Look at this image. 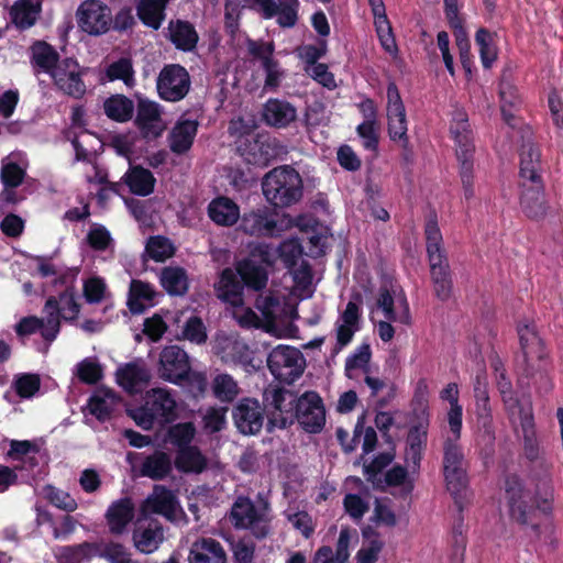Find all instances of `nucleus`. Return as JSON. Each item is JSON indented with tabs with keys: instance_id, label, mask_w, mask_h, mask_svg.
<instances>
[{
	"instance_id": "nucleus-47",
	"label": "nucleus",
	"mask_w": 563,
	"mask_h": 563,
	"mask_svg": "<svg viewBox=\"0 0 563 563\" xmlns=\"http://www.w3.org/2000/svg\"><path fill=\"white\" fill-rule=\"evenodd\" d=\"M96 554V542L85 541L79 544L65 545L59 549L57 560L59 563H86Z\"/></svg>"
},
{
	"instance_id": "nucleus-33",
	"label": "nucleus",
	"mask_w": 563,
	"mask_h": 563,
	"mask_svg": "<svg viewBox=\"0 0 563 563\" xmlns=\"http://www.w3.org/2000/svg\"><path fill=\"white\" fill-rule=\"evenodd\" d=\"M148 371L134 362H130L119 367L115 372V380L125 391L133 394L139 387L150 382Z\"/></svg>"
},
{
	"instance_id": "nucleus-17",
	"label": "nucleus",
	"mask_w": 563,
	"mask_h": 563,
	"mask_svg": "<svg viewBox=\"0 0 563 563\" xmlns=\"http://www.w3.org/2000/svg\"><path fill=\"white\" fill-rule=\"evenodd\" d=\"M135 97L137 99L135 126L144 137H158L163 132V128L159 125L162 121L161 106L141 95H135Z\"/></svg>"
},
{
	"instance_id": "nucleus-57",
	"label": "nucleus",
	"mask_w": 563,
	"mask_h": 563,
	"mask_svg": "<svg viewBox=\"0 0 563 563\" xmlns=\"http://www.w3.org/2000/svg\"><path fill=\"white\" fill-rule=\"evenodd\" d=\"M78 379L87 385H96L103 378V368L95 360L84 358L76 366Z\"/></svg>"
},
{
	"instance_id": "nucleus-43",
	"label": "nucleus",
	"mask_w": 563,
	"mask_h": 563,
	"mask_svg": "<svg viewBox=\"0 0 563 563\" xmlns=\"http://www.w3.org/2000/svg\"><path fill=\"white\" fill-rule=\"evenodd\" d=\"M41 9V0L35 2L16 1L11 8L12 22L19 30H27L36 23Z\"/></svg>"
},
{
	"instance_id": "nucleus-16",
	"label": "nucleus",
	"mask_w": 563,
	"mask_h": 563,
	"mask_svg": "<svg viewBox=\"0 0 563 563\" xmlns=\"http://www.w3.org/2000/svg\"><path fill=\"white\" fill-rule=\"evenodd\" d=\"M520 207L523 214L533 221L543 220L549 211V203L545 199L544 181H537L526 186H519Z\"/></svg>"
},
{
	"instance_id": "nucleus-39",
	"label": "nucleus",
	"mask_w": 563,
	"mask_h": 563,
	"mask_svg": "<svg viewBox=\"0 0 563 563\" xmlns=\"http://www.w3.org/2000/svg\"><path fill=\"white\" fill-rule=\"evenodd\" d=\"M220 349L221 357L225 363L246 366L253 361V353L249 344L241 339L227 338Z\"/></svg>"
},
{
	"instance_id": "nucleus-42",
	"label": "nucleus",
	"mask_w": 563,
	"mask_h": 563,
	"mask_svg": "<svg viewBox=\"0 0 563 563\" xmlns=\"http://www.w3.org/2000/svg\"><path fill=\"white\" fill-rule=\"evenodd\" d=\"M523 455L530 462V473L536 478L548 474L549 463L540 450L536 434L523 437Z\"/></svg>"
},
{
	"instance_id": "nucleus-63",
	"label": "nucleus",
	"mask_w": 563,
	"mask_h": 563,
	"mask_svg": "<svg viewBox=\"0 0 563 563\" xmlns=\"http://www.w3.org/2000/svg\"><path fill=\"white\" fill-rule=\"evenodd\" d=\"M228 407H209L203 416V427L210 433L222 431L227 424Z\"/></svg>"
},
{
	"instance_id": "nucleus-31",
	"label": "nucleus",
	"mask_w": 563,
	"mask_h": 563,
	"mask_svg": "<svg viewBox=\"0 0 563 563\" xmlns=\"http://www.w3.org/2000/svg\"><path fill=\"white\" fill-rule=\"evenodd\" d=\"M146 404L150 407V411L155 413L157 422L159 423L172 422L177 417V402L168 389H153L152 396Z\"/></svg>"
},
{
	"instance_id": "nucleus-30",
	"label": "nucleus",
	"mask_w": 563,
	"mask_h": 563,
	"mask_svg": "<svg viewBox=\"0 0 563 563\" xmlns=\"http://www.w3.org/2000/svg\"><path fill=\"white\" fill-rule=\"evenodd\" d=\"M174 465L184 474H201L208 468V459L199 446L190 445L176 450Z\"/></svg>"
},
{
	"instance_id": "nucleus-22",
	"label": "nucleus",
	"mask_w": 563,
	"mask_h": 563,
	"mask_svg": "<svg viewBox=\"0 0 563 563\" xmlns=\"http://www.w3.org/2000/svg\"><path fill=\"white\" fill-rule=\"evenodd\" d=\"M262 117L265 124L284 129L296 121L297 110L286 100L269 98L263 106Z\"/></svg>"
},
{
	"instance_id": "nucleus-7",
	"label": "nucleus",
	"mask_w": 563,
	"mask_h": 563,
	"mask_svg": "<svg viewBox=\"0 0 563 563\" xmlns=\"http://www.w3.org/2000/svg\"><path fill=\"white\" fill-rule=\"evenodd\" d=\"M191 80L188 70L179 64L165 65L156 79L159 98L168 102L183 100L189 92Z\"/></svg>"
},
{
	"instance_id": "nucleus-52",
	"label": "nucleus",
	"mask_w": 563,
	"mask_h": 563,
	"mask_svg": "<svg viewBox=\"0 0 563 563\" xmlns=\"http://www.w3.org/2000/svg\"><path fill=\"white\" fill-rule=\"evenodd\" d=\"M44 498L54 507L66 511L74 512L78 508L76 499L68 493L57 488L51 484L43 487Z\"/></svg>"
},
{
	"instance_id": "nucleus-46",
	"label": "nucleus",
	"mask_w": 563,
	"mask_h": 563,
	"mask_svg": "<svg viewBox=\"0 0 563 563\" xmlns=\"http://www.w3.org/2000/svg\"><path fill=\"white\" fill-rule=\"evenodd\" d=\"M108 81L122 80L128 88H133L136 84L133 62L130 57H120L110 63L104 70Z\"/></svg>"
},
{
	"instance_id": "nucleus-54",
	"label": "nucleus",
	"mask_w": 563,
	"mask_h": 563,
	"mask_svg": "<svg viewBox=\"0 0 563 563\" xmlns=\"http://www.w3.org/2000/svg\"><path fill=\"white\" fill-rule=\"evenodd\" d=\"M387 130L390 140L394 142H399L400 146L404 150H407L409 145V139L407 134L408 126L406 112L387 113Z\"/></svg>"
},
{
	"instance_id": "nucleus-11",
	"label": "nucleus",
	"mask_w": 563,
	"mask_h": 563,
	"mask_svg": "<svg viewBox=\"0 0 563 563\" xmlns=\"http://www.w3.org/2000/svg\"><path fill=\"white\" fill-rule=\"evenodd\" d=\"M295 420L308 433H320L325 424V408L317 391L309 390L298 398Z\"/></svg>"
},
{
	"instance_id": "nucleus-27",
	"label": "nucleus",
	"mask_w": 563,
	"mask_h": 563,
	"mask_svg": "<svg viewBox=\"0 0 563 563\" xmlns=\"http://www.w3.org/2000/svg\"><path fill=\"white\" fill-rule=\"evenodd\" d=\"M543 181L541 152L532 144L523 145L520 153L519 186Z\"/></svg>"
},
{
	"instance_id": "nucleus-32",
	"label": "nucleus",
	"mask_w": 563,
	"mask_h": 563,
	"mask_svg": "<svg viewBox=\"0 0 563 563\" xmlns=\"http://www.w3.org/2000/svg\"><path fill=\"white\" fill-rule=\"evenodd\" d=\"M172 471V457L162 450H155L152 454L145 456L140 466V474L153 481L165 479L170 475Z\"/></svg>"
},
{
	"instance_id": "nucleus-9",
	"label": "nucleus",
	"mask_w": 563,
	"mask_h": 563,
	"mask_svg": "<svg viewBox=\"0 0 563 563\" xmlns=\"http://www.w3.org/2000/svg\"><path fill=\"white\" fill-rule=\"evenodd\" d=\"M78 27L92 36L106 34L112 23L110 8L100 0H85L76 11Z\"/></svg>"
},
{
	"instance_id": "nucleus-44",
	"label": "nucleus",
	"mask_w": 563,
	"mask_h": 563,
	"mask_svg": "<svg viewBox=\"0 0 563 563\" xmlns=\"http://www.w3.org/2000/svg\"><path fill=\"white\" fill-rule=\"evenodd\" d=\"M44 312L46 317L43 319L44 327L41 329V335L46 342L51 343L57 338L60 331V318H63L58 299L55 296H51L46 299Z\"/></svg>"
},
{
	"instance_id": "nucleus-62",
	"label": "nucleus",
	"mask_w": 563,
	"mask_h": 563,
	"mask_svg": "<svg viewBox=\"0 0 563 563\" xmlns=\"http://www.w3.org/2000/svg\"><path fill=\"white\" fill-rule=\"evenodd\" d=\"M146 251L155 262H164L174 255V247L169 240L162 235L152 236Z\"/></svg>"
},
{
	"instance_id": "nucleus-19",
	"label": "nucleus",
	"mask_w": 563,
	"mask_h": 563,
	"mask_svg": "<svg viewBox=\"0 0 563 563\" xmlns=\"http://www.w3.org/2000/svg\"><path fill=\"white\" fill-rule=\"evenodd\" d=\"M450 133L456 145V157L474 156V135L465 111L457 109L453 112Z\"/></svg>"
},
{
	"instance_id": "nucleus-48",
	"label": "nucleus",
	"mask_w": 563,
	"mask_h": 563,
	"mask_svg": "<svg viewBox=\"0 0 563 563\" xmlns=\"http://www.w3.org/2000/svg\"><path fill=\"white\" fill-rule=\"evenodd\" d=\"M213 396L220 401L231 404L240 394L238 382L227 373L216 375L211 383Z\"/></svg>"
},
{
	"instance_id": "nucleus-28",
	"label": "nucleus",
	"mask_w": 563,
	"mask_h": 563,
	"mask_svg": "<svg viewBox=\"0 0 563 563\" xmlns=\"http://www.w3.org/2000/svg\"><path fill=\"white\" fill-rule=\"evenodd\" d=\"M198 128L197 120H178L169 134L170 151L177 155L187 153L194 144Z\"/></svg>"
},
{
	"instance_id": "nucleus-4",
	"label": "nucleus",
	"mask_w": 563,
	"mask_h": 563,
	"mask_svg": "<svg viewBox=\"0 0 563 563\" xmlns=\"http://www.w3.org/2000/svg\"><path fill=\"white\" fill-rule=\"evenodd\" d=\"M460 439L448 437L443 442V476L448 492L455 503L467 487L466 461Z\"/></svg>"
},
{
	"instance_id": "nucleus-35",
	"label": "nucleus",
	"mask_w": 563,
	"mask_h": 563,
	"mask_svg": "<svg viewBox=\"0 0 563 563\" xmlns=\"http://www.w3.org/2000/svg\"><path fill=\"white\" fill-rule=\"evenodd\" d=\"M123 179L130 191L141 197L151 195L156 184L153 173L140 165L130 167L123 176Z\"/></svg>"
},
{
	"instance_id": "nucleus-5",
	"label": "nucleus",
	"mask_w": 563,
	"mask_h": 563,
	"mask_svg": "<svg viewBox=\"0 0 563 563\" xmlns=\"http://www.w3.org/2000/svg\"><path fill=\"white\" fill-rule=\"evenodd\" d=\"M230 521L238 530H250L257 540H263L271 533L269 519L256 508L251 498L239 496L230 510Z\"/></svg>"
},
{
	"instance_id": "nucleus-61",
	"label": "nucleus",
	"mask_w": 563,
	"mask_h": 563,
	"mask_svg": "<svg viewBox=\"0 0 563 563\" xmlns=\"http://www.w3.org/2000/svg\"><path fill=\"white\" fill-rule=\"evenodd\" d=\"M356 133L362 140L365 150L377 152L379 144V123L363 121L356 126Z\"/></svg>"
},
{
	"instance_id": "nucleus-23",
	"label": "nucleus",
	"mask_w": 563,
	"mask_h": 563,
	"mask_svg": "<svg viewBox=\"0 0 563 563\" xmlns=\"http://www.w3.org/2000/svg\"><path fill=\"white\" fill-rule=\"evenodd\" d=\"M430 265V278L435 297L441 301H448L452 296L453 279L448 256L428 258Z\"/></svg>"
},
{
	"instance_id": "nucleus-49",
	"label": "nucleus",
	"mask_w": 563,
	"mask_h": 563,
	"mask_svg": "<svg viewBox=\"0 0 563 563\" xmlns=\"http://www.w3.org/2000/svg\"><path fill=\"white\" fill-rule=\"evenodd\" d=\"M424 235L427 243L428 258L446 256L445 250L442 247V233L438 224L437 214H431L424 225Z\"/></svg>"
},
{
	"instance_id": "nucleus-55",
	"label": "nucleus",
	"mask_w": 563,
	"mask_h": 563,
	"mask_svg": "<svg viewBox=\"0 0 563 563\" xmlns=\"http://www.w3.org/2000/svg\"><path fill=\"white\" fill-rule=\"evenodd\" d=\"M393 459V454L383 452L377 454L369 464L364 465L366 481L372 483L377 489H384L379 474L391 463Z\"/></svg>"
},
{
	"instance_id": "nucleus-24",
	"label": "nucleus",
	"mask_w": 563,
	"mask_h": 563,
	"mask_svg": "<svg viewBox=\"0 0 563 563\" xmlns=\"http://www.w3.org/2000/svg\"><path fill=\"white\" fill-rule=\"evenodd\" d=\"M227 552L216 539L202 537L190 547L188 563H227Z\"/></svg>"
},
{
	"instance_id": "nucleus-37",
	"label": "nucleus",
	"mask_w": 563,
	"mask_h": 563,
	"mask_svg": "<svg viewBox=\"0 0 563 563\" xmlns=\"http://www.w3.org/2000/svg\"><path fill=\"white\" fill-rule=\"evenodd\" d=\"M168 0H139L136 15L147 27L158 30L165 20Z\"/></svg>"
},
{
	"instance_id": "nucleus-29",
	"label": "nucleus",
	"mask_w": 563,
	"mask_h": 563,
	"mask_svg": "<svg viewBox=\"0 0 563 563\" xmlns=\"http://www.w3.org/2000/svg\"><path fill=\"white\" fill-rule=\"evenodd\" d=\"M235 271L244 284V288H249L254 291H262L266 288L268 273L264 266L252 258L238 261L235 264Z\"/></svg>"
},
{
	"instance_id": "nucleus-59",
	"label": "nucleus",
	"mask_w": 563,
	"mask_h": 563,
	"mask_svg": "<svg viewBox=\"0 0 563 563\" xmlns=\"http://www.w3.org/2000/svg\"><path fill=\"white\" fill-rule=\"evenodd\" d=\"M429 417H419L418 422L410 426L407 435V449L424 450L428 441Z\"/></svg>"
},
{
	"instance_id": "nucleus-20",
	"label": "nucleus",
	"mask_w": 563,
	"mask_h": 563,
	"mask_svg": "<svg viewBox=\"0 0 563 563\" xmlns=\"http://www.w3.org/2000/svg\"><path fill=\"white\" fill-rule=\"evenodd\" d=\"M120 402L121 397L113 389L99 387L88 398L87 408L91 416L103 423L112 418Z\"/></svg>"
},
{
	"instance_id": "nucleus-34",
	"label": "nucleus",
	"mask_w": 563,
	"mask_h": 563,
	"mask_svg": "<svg viewBox=\"0 0 563 563\" xmlns=\"http://www.w3.org/2000/svg\"><path fill=\"white\" fill-rule=\"evenodd\" d=\"M31 63L52 76L59 67L60 56L53 45L45 41H35L31 46Z\"/></svg>"
},
{
	"instance_id": "nucleus-25",
	"label": "nucleus",
	"mask_w": 563,
	"mask_h": 563,
	"mask_svg": "<svg viewBox=\"0 0 563 563\" xmlns=\"http://www.w3.org/2000/svg\"><path fill=\"white\" fill-rule=\"evenodd\" d=\"M166 38L176 49L192 52L197 47L199 34L192 23L176 19L168 22Z\"/></svg>"
},
{
	"instance_id": "nucleus-18",
	"label": "nucleus",
	"mask_w": 563,
	"mask_h": 563,
	"mask_svg": "<svg viewBox=\"0 0 563 563\" xmlns=\"http://www.w3.org/2000/svg\"><path fill=\"white\" fill-rule=\"evenodd\" d=\"M216 296L224 303L240 307L244 303V284L236 271L231 267L223 268L213 285Z\"/></svg>"
},
{
	"instance_id": "nucleus-2",
	"label": "nucleus",
	"mask_w": 563,
	"mask_h": 563,
	"mask_svg": "<svg viewBox=\"0 0 563 563\" xmlns=\"http://www.w3.org/2000/svg\"><path fill=\"white\" fill-rule=\"evenodd\" d=\"M263 195L274 208H288L297 203L303 194L300 174L284 165L269 170L262 180Z\"/></svg>"
},
{
	"instance_id": "nucleus-15",
	"label": "nucleus",
	"mask_w": 563,
	"mask_h": 563,
	"mask_svg": "<svg viewBox=\"0 0 563 563\" xmlns=\"http://www.w3.org/2000/svg\"><path fill=\"white\" fill-rule=\"evenodd\" d=\"M277 213L268 207L244 212L240 228L249 235L274 238L279 236L283 229L277 221Z\"/></svg>"
},
{
	"instance_id": "nucleus-58",
	"label": "nucleus",
	"mask_w": 563,
	"mask_h": 563,
	"mask_svg": "<svg viewBox=\"0 0 563 563\" xmlns=\"http://www.w3.org/2000/svg\"><path fill=\"white\" fill-rule=\"evenodd\" d=\"M475 42L479 47V57L484 68L488 69L497 58V53L492 43V34L485 29L481 27L475 34Z\"/></svg>"
},
{
	"instance_id": "nucleus-38",
	"label": "nucleus",
	"mask_w": 563,
	"mask_h": 563,
	"mask_svg": "<svg viewBox=\"0 0 563 563\" xmlns=\"http://www.w3.org/2000/svg\"><path fill=\"white\" fill-rule=\"evenodd\" d=\"M209 218L219 225H233L239 219V207L227 197L213 199L208 206Z\"/></svg>"
},
{
	"instance_id": "nucleus-13",
	"label": "nucleus",
	"mask_w": 563,
	"mask_h": 563,
	"mask_svg": "<svg viewBox=\"0 0 563 563\" xmlns=\"http://www.w3.org/2000/svg\"><path fill=\"white\" fill-rule=\"evenodd\" d=\"M191 369L189 355L178 345H167L159 353V376L174 385L183 386Z\"/></svg>"
},
{
	"instance_id": "nucleus-3",
	"label": "nucleus",
	"mask_w": 563,
	"mask_h": 563,
	"mask_svg": "<svg viewBox=\"0 0 563 563\" xmlns=\"http://www.w3.org/2000/svg\"><path fill=\"white\" fill-rule=\"evenodd\" d=\"M297 395L284 387L267 388L263 393V402L267 411V431L285 429L295 421L298 404Z\"/></svg>"
},
{
	"instance_id": "nucleus-53",
	"label": "nucleus",
	"mask_w": 563,
	"mask_h": 563,
	"mask_svg": "<svg viewBox=\"0 0 563 563\" xmlns=\"http://www.w3.org/2000/svg\"><path fill=\"white\" fill-rule=\"evenodd\" d=\"M374 25L383 48L391 55L396 54L398 47L386 12L374 16Z\"/></svg>"
},
{
	"instance_id": "nucleus-45",
	"label": "nucleus",
	"mask_w": 563,
	"mask_h": 563,
	"mask_svg": "<svg viewBox=\"0 0 563 563\" xmlns=\"http://www.w3.org/2000/svg\"><path fill=\"white\" fill-rule=\"evenodd\" d=\"M147 503L153 512L170 517L176 511L177 498L173 490L163 485H155Z\"/></svg>"
},
{
	"instance_id": "nucleus-21",
	"label": "nucleus",
	"mask_w": 563,
	"mask_h": 563,
	"mask_svg": "<svg viewBox=\"0 0 563 563\" xmlns=\"http://www.w3.org/2000/svg\"><path fill=\"white\" fill-rule=\"evenodd\" d=\"M132 541L140 553L152 554L164 541L163 526L156 520L139 523L133 530Z\"/></svg>"
},
{
	"instance_id": "nucleus-40",
	"label": "nucleus",
	"mask_w": 563,
	"mask_h": 563,
	"mask_svg": "<svg viewBox=\"0 0 563 563\" xmlns=\"http://www.w3.org/2000/svg\"><path fill=\"white\" fill-rule=\"evenodd\" d=\"M156 292L153 286L148 283L133 279L130 284L128 307L132 314H141L145 312L147 306L143 301H150L153 306V300Z\"/></svg>"
},
{
	"instance_id": "nucleus-36",
	"label": "nucleus",
	"mask_w": 563,
	"mask_h": 563,
	"mask_svg": "<svg viewBox=\"0 0 563 563\" xmlns=\"http://www.w3.org/2000/svg\"><path fill=\"white\" fill-rule=\"evenodd\" d=\"M134 111L133 100L122 93L111 95L103 101L104 114L114 122H129L133 118Z\"/></svg>"
},
{
	"instance_id": "nucleus-12",
	"label": "nucleus",
	"mask_w": 563,
	"mask_h": 563,
	"mask_svg": "<svg viewBox=\"0 0 563 563\" xmlns=\"http://www.w3.org/2000/svg\"><path fill=\"white\" fill-rule=\"evenodd\" d=\"M238 150L247 164L268 166L279 154L278 141L268 134H256L241 141Z\"/></svg>"
},
{
	"instance_id": "nucleus-60",
	"label": "nucleus",
	"mask_w": 563,
	"mask_h": 563,
	"mask_svg": "<svg viewBox=\"0 0 563 563\" xmlns=\"http://www.w3.org/2000/svg\"><path fill=\"white\" fill-rule=\"evenodd\" d=\"M58 306L63 312V319L67 322H74L77 320L81 306L76 300V291L74 286H68L64 291L59 294Z\"/></svg>"
},
{
	"instance_id": "nucleus-56",
	"label": "nucleus",
	"mask_w": 563,
	"mask_h": 563,
	"mask_svg": "<svg viewBox=\"0 0 563 563\" xmlns=\"http://www.w3.org/2000/svg\"><path fill=\"white\" fill-rule=\"evenodd\" d=\"M474 397L477 420L485 429H487L492 424L493 417L489 404V396L486 387H482L479 384L475 386Z\"/></svg>"
},
{
	"instance_id": "nucleus-41",
	"label": "nucleus",
	"mask_w": 563,
	"mask_h": 563,
	"mask_svg": "<svg viewBox=\"0 0 563 563\" xmlns=\"http://www.w3.org/2000/svg\"><path fill=\"white\" fill-rule=\"evenodd\" d=\"M159 280L162 287L170 296H184L189 288L186 269L179 266L164 267Z\"/></svg>"
},
{
	"instance_id": "nucleus-50",
	"label": "nucleus",
	"mask_w": 563,
	"mask_h": 563,
	"mask_svg": "<svg viewBox=\"0 0 563 563\" xmlns=\"http://www.w3.org/2000/svg\"><path fill=\"white\" fill-rule=\"evenodd\" d=\"M95 556L103 559L108 563H132L130 551L122 543L115 541L96 542Z\"/></svg>"
},
{
	"instance_id": "nucleus-51",
	"label": "nucleus",
	"mask_w": 563,
	"mask_h": 563,
	"mask_svg": "<svg viewBox=\"0 0 563 563\" xmlns=\"http://www.w3.org/2000/svg\"><path fill=\"white\" fill-rule=\"evenodd\" d=\"M196 432L194 422H178L168 428L166 438L176 450H181V448L192 445L191 442L195 439Z\"/></svg>"
},
{
	"instance_id": "nucleus-1",
	"label": "nucleus",
	"mask_w": 563,
	"mask_h": 563,
	"mask_svg": "<svg viewBox=\"0 0 563 563\" xmlns=\"http://www.w3.org/2000/svg\"><path fill=\"white\" fill-rule=\"evenodd\" d=\"M520 354L516 356L519 374L537 383L547 377L548 353L533 323H519L517 327Z\"/></svg>"
},
{
	"instance_id": "nucleus-6",
	"label": "nucleus",
	"mask_w": 563,
	"mask_h": 563,
	"mask_svg": "<svg viewBox=\"0 0 563 563\" xmlns=\"http://www.w3.org/2000/svg\"><path fill=\"white\" fill-rule=\"evenodd\" d=\"M505 495L510 518L519 525H528L530 515L537 510V501L517 474L506 476Z\"/></svg>"
},
{
	"instance_id": "nucleus-14",
	"label": "nucleus",
	"mask_w": 563,
	"mask_h": 563,
	"mask_svg": "<svg viewBox=\"0 0 563 563\" xmlns=\"http://www.w3.org/2000/svg\"><path fill=\"white\" fill-rule=\"evenodd\" d=\"M265 412V407L257 399L242 398L232 409L234 426L244 435H256L263 428Z\"/></svg>"
},
{
	"instance_id": "nucleus-8",
	"label": "nucleus",
	"mask_w": 563,
	"mask_h": 563,
	"mask_svg": "<svg viewBox=\"0 0 563 563\" xmlns=\"http://www.w3.org/2000/svg\"><path fill=\"white\" fill-rule=\"evenodd\" d=\"M301 361L303 357L298 349L278 345L268 354L267 367L276 379L291 383L303 372Z\"/></svg>"
},
{
	"instance_id": "nucleus-64",
	"label": "nucleus",
	"mask_w": 563,
	"mask_h": 563,
	"mask_svg": "<svg viewBox=\"0 0 563 563\" xmlns=\"http://www.w3.org/2000/svg\"><path fill=\"white\" fill-rule=\"evenodd\" d=\"M183 334L185 339L196 344H203L208 339L206 327L201 318L197 316H192L186 321Z\"/></svg>"
},
{
	"instance_id": "nucleus-26",
	"label": "nucleus",
	"mask_w": 563,
	"mask_h": 563,
	"mask_svg": "<svg viewBox=\"0 0 563 563\" xmlns=\"http://www.w3.org/2000/svg\"><path fill=\"white\" fill-rule=\"evenodd\" d=\"M134 511V505L129 497L111 503L104 515L109 532L113 536L122 534L133 520Z\"/></svg>"
},
{
	"instance_id": "nucleus-10",
	"label": "nucleus",
	"mask_w": 563,
	"mask_h": 563,
	"mask_svg": "<svg viewBox=\"0 0 563 563\" xmlns=\"http://www.w3.org/2000/svg\"><path fill=\"white\" fill-rule=\"evenodd\" d=\"M87 68L81 67L76 58L66 57L59 63V67L52 74L54 85L65 95L80 99L87 91L82 77Z\"/></svg>"
}]
</instances>
